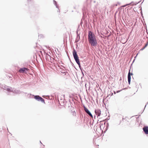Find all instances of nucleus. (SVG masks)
Masks as SVG:
<instances>
[{
  "label": "nucleus",
  "mask_w": 148,
  "mask_h": 148,
  "mask_svg": "<svg viewBox=\"0 0 148 148\" xmlns=\"http://www.w3.org/2000/svg\"><path fill=\"white\" fill-rule=\"evenodd\" d=\"M88 39L89 43L92 46L95 47L97 45V42L95 36L91 31L88 32Z\"/></svg>",
  "instance_id": "1"
},
{
  "label": "nucleus",
  "mask_w": 148,
  "mask_h": 148,
  "mask_svg": "<svg viewBox=\"0 0 148 148\" xmlns=\"http://www.w3.org/2000/svg\"><path fill=\"white\" fill-rule=\"evenodd\" d=\"M0 87L6 90L9 92H12L14 93L17 94H19L21 93L20 90L12 88L8 86L5 85H2L1 86L0 85Z\"/></svg>",
  "instance_id": "2"
},
{
  "label": "nucleus",
  "mask_w": 148,
  "mask_h": 148,
  "mask_svg": "<svg viewBox=\"0 0 148 148\" xmlns=\"http://www.w3.org/2000/svg\"><path fill=\"white\" fill-rule=\"evenodd\" d=\"M73 55L74 58L77 64L78 65H80V62L79 61V59L78 55L77 54V53L75 50L74 49L73 51Z\"/></svg>",
  "instance_id": "3"
},
{
  "label": "nucleus",
  "mask_w": 148,
  "mask_h": 148,
  "mask_svg": "<svg viewBox=\"0 0 148 148\" xmlns=\"http://www.w3.org/2000/svg\"><path fill=\"white\" fill-rule=\"evenodd\" d=\"M34 98L38 101H41L42 102L44 103H45L44 100L39 95L34 96Z\"/></svg>",
  "instance_id": "4"
},
{
  "label": "nucleus",
  "mask_w": 148,
  "mask_h": 148,
  "mask_svg": "<svg viewBox=\"0 0 148 148\" xmlns=\"http://www.w3.org/2000/svg\"><path fill=\"white\" fill-rule=\"evenodd\" d=\"M84 108L85 111L90 117L93 118V116L90 112L86 107L85 106H84Z\"/></svg>",
  "instance_id": "5"
},
{
  "label": "nucleus",
  "mask_w": 148,
  "mask_h": 148,
  "mask_svg": "<svg viewBox=\"0 0 148 148\" xmlns=\"http://www.w3.org/2000/svg\"><path fill=\"white\" fill-rule=\"evenodd\" d=\"M95 114L97 115V117L99 116L101 114V111L100 110L97 109L95 110Z\"/></svg>",
  "instance_id": "6"
},
{
  "label": "nucleus",
  "mask_w": 148,
  "mask_h": 148,
  "mask_svg": "<svg viewBox=\"0 0 148 148\" xmlns=\"http://www.w3.org/2000/svg\"><path fill=\"white\" fill-rule=\"evenodd\" d=\"M133 75V74L132 73H131L130 72V70L129 72L128 73V76H127L128 83L129 84H130V82H131V75Z\"/></svg>",
  "instance_id": "7"
},
{
  "label": "nucleus",
  "mask_w": 148,
  "mask_h": 148,
  "mask_svg": "<svg viewBox=\"0 0 148 148\" xmlns=\"http://www.w3.org/2000/svg\"><path fill=\"white\" fill-rule=\"evenodd\" d=\"M106 123L104 121H101L100 124V128L101 130L103 129Z\"/></svg>",
  "instance_id": "8"
},
{
  "label": "nucleus",
  "mask_w": 148,
  "mask_h": 148,
  "mask_svg": "<svg viewBox=\"0 0 148 148\" xmlns=\"http://www.w3.org/2000/svg\"><path fill=\"white\" fill-rule=\"evenodd\" d=\"M28 70V69L27 68L25 67L22 68L20 69L19 70V72L21 73H24L26 71H27Z\"/></svg>",
  "instance_id": "9"
},
{
  "label": "nucleus",
  "mask_w": 148,
  "mask_h": 148,
  "mask_svg": "<svg viewBox=\"0 0 148 148\" xmlns=\"http://www.w3.org/2000/svg\"><path fill=\"white\" fill-rule=\"evenodd\" d=\"M143 130L145 133L146 134H148V127L145 126L143 128Z\"/></svg>",
  "instance_id": "10"
},
{
  "label": "nucleus",
  "mask_w": 148,
  "mask_h": 148,
  "mask_svg": "<svg viewBox=\"0 0 148 148\" xmlns=\"http://www.w3.org/2000/svg\"><path fill=\"white\" fill-rule=\"evenodd\" d=\"M53 3L56 5V8H58V5L57 4V3L56 2L55 0H53Z\"/></svg>",
  "instance_id": "11"
},
{
  "label": "nucleus",
  "mask_w": 148,
  "mask_h": 148,
  "mask_svg": "<svg viewBox=\"0 0 148 148\" xmlns=\"http://www.w3.org/2000/svg\"><path fill=\"white\" fill-rule=\"evenodd\" d=\"M131 4V3H130L129 4H127L126 5H124L123 6V7H125V6H127V5H129V4Z\"/></svg>",
  "instance_id": "12"
},
{
  "label": "nucleus",
  "mask_w": 148,
  "mask_h": 148,
  "mask_svg": "<svg viewBox=\"0 0 148 148\" xmlns=\"http://www.w3.org/2000/svg\"><path fill=\"white\" fill-rule=\"evenodd\" d=\"M81 70V71L82 73V75H83V76H84V74L83 72V71L82 70Z\"/></svg>",
  "instance_id": "13"
},
{
  "label": "nucleus",
  "mask_w": 148,
  "mask_h": 148,
  "mask_svg": "<svg viewBox=\"0 0 148 148\" xmlns=\"http://www.w3.org/2000/svg\"><path fill=\"white\" fill-rule=\"evenodd\" d=\"M109 126V123H106V126L107 127H108Z\"/></svg>",
  "instance_id": "14"
},
{
  "label": "nucleus",
  "mask_w": 148,
  "mask_h": 148,
  "mask_svg": "<svg viewBox=\"0 0 148 148\" xmlns=\"http://www.w3.org/2000/svg\"><path fill=\"white\" fill-rule=\"evenodd\" d=\"M79 67L80 69L81 70H82V68L81 67V66L80 65H79Z\"/></svg>",
  "instance_id": "15"
},
{
  "label": "nucleus",
  "mask_w": 148,
  "mask_h": 148,
  "mask_svg": "<svg viewBox=\"0 0 148 148\" xmlns=\"http://www.w3.org/2000/svg\"><path fill=\"white\" fill-rule=\"evenodd\" d=\"M148 44H147V43L145 45V46L144 47H145V48L148 45Z\"/></svg>",
  "instance_id": "16"
},
{
  "label": "nucleus",
  "mask_w": 148,
  "mask_h": 148,
  "mask_svg": "<svg viewBox=\"0 0 148 148\" xmlns=\"http://www.w3.org/2000/svg\"><path fill=\"white\" fill-rule=\"evenodd\" d=\"M145 47H144L143 48H142V49H141V50H143L145 48Z\"/></svg>",
  "instance_id": "17"
},
{
  "label": "nucleus",
  "mask_w": 148,
  "mask_h": 148,
  "mask_svg": "<svg viewBox=\"0 0 148 148\" xmlns=\"http://www.w3.org/2000/svg\"><path fill=\"white\" fill-rule=\"evenodd\" d=\"M140 2H138L137 3H136L135 4V5H136L137 4H138V3H139Z\"/></svg>",
  "instance_id": "18"
},
{
  "label": "nucleus",
  "mask_w": 148,
  "mask_h": 148,
  "mask_svg": "<svg viewBox=\"0 0 148 148\" xmlns=\"http://www.w3.org/2000/svg\"><path fill=\"white\" fill-rule=\"evenodd\" d=\"M120 91H117V92L118 93V92H120Z\"/></svg>",
  "instance_id": "19"
},
{
  "label": "nucleus",
  "mask_w": 148,
  "mask_h": 148,
  "mask_svg": "<svg viewBox=\"0 0 148 148\" xmlns=\"http://www.w3.org/2000/svg\"><path fill=\"white\" fill-rule=\"evenodd\" d=\"M48 56H49V57H50V56L49 55H47Z\"/></svg>",
  "instance_id": "20"
},
{
  "label": "nucleus",
  "mask_w": 148,
  "mask_h": 148,
  "mask_svg": "<svg viewBox=\"0 0 148 148\" xmlns=\"http://www.w3.org/2000/svg\"><path fill=\"white\" fill-rule=\"evenodd\" d=\"M147 44H148V41L147 42Z\"/></svg>",
  "instance_id": "21"
},
{
  "label": "nucleus",
  "mask_w": 148,
  "mask_h": 148,
  "mask_svg": "<svg viewBox=\"0 0 148 148\" xmlns=\"http://www.w3.org/2000/svg\"><path fill=\"white\" fill-rule=\"evenodd\" d=\"M146 105L145 106V107H146Z\"/></svg>",
  "instance_id": "22"
},
{
  "label": "nucleus",
  "mask_w": 148,
  "mask_h": 148,
  "mask_svg": "<svg viewBox=\"0 0 148 148\" xmlns=\"http://www.w3.org/2000/svg\"><path fill=\"white\" fill-rule=\"evenodd\" d=\"M40 143H41V142L40 141Z\"/></svg>",
  "instance_id": "23"
}]
</instances>
